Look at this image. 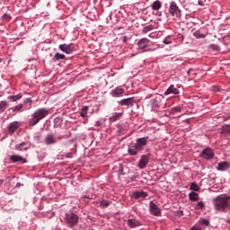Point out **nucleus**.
<instances>
[{
	"label": "nucleus",
	"instance_id": "1",
	"mask_svg": "<svg viewBox=\"0 0 230 230\" xmlns=\"http://www.w3.org/2000/svg\"><path fill=\"white\" fill-rule=\"evenodd\" d=\"M47 116H49V110L47 108H39L29 118V127H35V125H39V123L47 118Z\"/></svg>",
	"mask_w": 230,
	"mask_h": 230
},
{
	"label": "nucleus",
	"instance_id": "2",
	"mask_svg": "<svg viewBox=\"0 0 230 230\" xmlns=\"http://www.w3.org/2000/svg\"><path fill=\"white\" fill-rule=\"evenodd\" d=\"M214 209L220 213H226L230 208V196L219 195L213 200Z\"/></svg>",
	"mask_w": 230,
	"mask_h": 230
},
{
	"label": "nucleus",
	"instance_id": "3",
	"mask_svg": "<svg viewBox=\"0 0 230 230\" xmlns=\"http://www.w3.org/2000/svg\"><path fill=\"white\" fill-rule=\"evenodd\" d=\"M67 137L66 135H55V133H48L43 139V143L47 145V146H50L51 145H57L58 141H62V139H66Z\"/></svg>",
	"mask_w": 230,
	"mask_h": 230
},
{
	"label": "nucleus",
	"instance_id": "4",
	"mask_svg": "<svg viewBox=\"0 0 230 230\" xmlns=\"http://www.w3.org/2000/svg\"><path fill=\"white\" fill-rule=\"evenodd\" d=\"M168 12L172 17H175L176 19H181L182 17V11L177 5L175 1H172L169 4Z\"/></svg>",
	"mask_w": 230,
	"mask_h": 230
},
{
	"label": "nucleus",
	"instance_id": "5",
	"mask_svg": "<svg viewBox=\"0 0 230 230\" xmlns=\"http://www.w3.org/2000/svg\"><path fill=\"white\" fill-rule=\"evenodd\" d=\"M65 222L71 227L78 224V216L73 212L66 213L65 216Z\"/></svg>",
	"mask_w": 230,
	"mask_h": 230
},
{
	"label": "nucleus",
	"instance_id": "6",
	"mask_svg": "<svg viewBox=\"0 0 230 230\" xmlns=\"http://www.w3.org/2000/svg\"><path fill=\"white\" fill-rule=\"evenodd\" d=\"M149 212L153 217H163L161 208H159V206H157L154 201L149 202Z\"/></svg>",
	"mask_w": 230,
	"mask_h": 230
},
{
	"label": "nucleus",
	"instance_id": "7",
	"mask_svg": "<svg viewBox=\"0 0 230 230\" xmlns=\"http://www.w3.org/2000/svg\"><path fill=\"white\" fill-rule=\"evenodd\" d=\"M58 49H60V51H63V53H66V55H71V53L75 51V44H60L58 46Z\"/></svg>",
	"mask_w": 230,
	"mask_h": 230
},
{
	"label": "nucleus",
	"instance_id": "8",
	"mask_svg": "<svg viewBox=\"0 0 230 230\" xmlns=\"http://www.w3.org/2000/svg\"><path fill=\"white\" fill-rule=\"evenodd\" d=\"M137 48L142 51H146L150 48V40L146 38L140 39L137 42Z\"/></svg>",
	"mask_w": 230,
	"mask_h": 230
},
{
	"label": "nucleus",
	"instance_id": "9",
	"mask_svg": "<svg viewBox=\"0 0 230 230\" xmlns=\"http://www.w3.org/2000/svg\"><path fill=\"white\" fill-rule=\"evenodd\" d=\"M21 127V122L15 120L11 122L8 126H7V132L10 136H13V134H15V131Z\"/></svg>",
	"mask_w": 230,
	"mask_h": 230
},
{
	"label": "nucleus",
	"instance_id": "10",
	"mask_svg": "<svg viewBox=\"0 0 230 230\" xmlns=\"http://www.w3.org/2000/svg\"><path fill=\"white\" fill-rule=\"evenodd\" d=\"M200 157H202L203 159H207V161H209V159H213V157H215V153L213 152V149L207 147L201 152Z\"/></svg>",
	"mask_w": 230,
	"mask_h": 230
},
{
	"label": "nucleus",
	"instance_id": "11",
	"mask_svg": "<svg viewBox=\"0 0 230 230\" xmlns=\"http://www.w3.org/2000/svg\"><path fill=\"white\" fill-rule=\"evenodd\" d=\"M149 161H150V157L146 155H143L140 160L138 161V164H137L138 168H140V170H145Z\"/></svg>",
	"mask_w": 230,
	"mask_h": 230
},
{
	"label": "nucleus",
	"instance_id": "12",
	"mask_svg": "<svg viewBox=\"0 0 230 230\" xmlns=\"http://www.w3.org/2000/svg\"><path fill=\"white\" fill-rule=\"evenodd\" d=\"M127 225L129 229H134V228L139 227V226H141V221H139L136 217H132V218H128L127 220Z\"/></svg>",
	"mask_w": 230,
	"mask_h": 230
},
{
	"label": "nucleus",
	"instance_id": "13",
	"mask_svg": "<svg viewBox=\"0 0 230 230\" xmlns=\"http://www.w3.org/2000/svg\"><path fill=\"white\" fill-rule=\"evenodd\" d=\"M230 168V163L227 161L220 162L217 164V170L218 172H227Z\"/></svg>",
	"mask_w": 230,
	"mask_h": 230
},
{
	"label": "nucleus",
	"instance_id": "14",
	"mask_svg": "<svg viewBox=\"0 0 230 230\" xmlns=\"http://www.w3.org/2000/svg\"><path fill=\"white\" fill-rule=\"evenodd\" d=\"M134 97H129V98H126V99H122L119 102V105L126 106V107H132V105H134Z\"/></svg>",
	"mask_w": 230,
	"mask_h": 230
},
{
	"label": "nucleus",
	"instance_id": "15",
	"mask_svg": "<svg viewBox=\"0 0 230 230\" xmlns=\"http://www.w3.org/2000/svg\"><path fill=\"white\" fill-rule=\"evenodd\" d=\"M125 93V89L121 86H117L116 88H114L113 90H111V96H113V98H118V96H121V94Z\"/></svg>",
	"mask_w": 230,
	"mask_h": 230
},
{
	"label": "nucleus",
	"instance_id": "16",
	"mask_svg": "<svg viewBox=\"0 0 230 230\" xmlns=\"http://www.w3.org/2000/svg\"><path fill=\"white\" fill-rule=\"evenodd\" d=\"M10 161H11V163H20V162L23 163V164L28 163V160L26 158H23L22 156L18 155H11Z\"/></svg>",
	"mask_w": 230,
	"mask_h": 230
},
{
	"label": "nucleus",
	"instance_id": "17",
	"mask_svg": "<svg viewBox=\"0 0 230 230\" xmlns=\"http://www.w3.org/2000/svg\"><path fill=\"white\" fill-rule=\"evenodd\" d=\"M147 139H148V137L137 138L135 146H137L141 151L143 150L144 146H146Z\"/></svg>",
	"mask_w": 230,
	"mask_h": 230
},
{
	"label": "nucleus",
	"instance_id": "18",
	"mask_svg": "<svg viewBox=\"0 0 230 230\" xmlns=\"http://www.w3.org/2000/svg\"><path fill=\"white\" fill-rule=\"evenodd\" d=\"M181 92L175 87V85L171 84L167 90L164 92L165 96H168L170 94H180Z\"/></svg>",
	"mask_w": 230,
	"mask_h": 230
},
{
	"label": "nucleus",
	"instance_id": "19",
	"mask_svg": "<svg viewBox=\"0 0 230 230\" xmlns=\"http://www.w3.org/2000/svg\"><path fill=\"white\" fill-rule=\"evenodd\" d=\"M123 118V111L122 112H115L109 118L110 123H116V121H119V119Z\"/></svg>",
	"mask_w": 230,
	"mask_h": 230
},
{
	"label": "nucleus",
	"instance_id": "20",
	"mask_svg": "<svg viewBox=\"0 0 230 230\" xmlns=\"http://www.w3.org/2000/svg\"><path fill=\"white\" fill-rule=\"evenodd\" d=\"M139 152H141V149L139 147H137L136 146V144L134 146H131L128 149V153L129 155H137V154H139Z\"/></svg>",
	"mask_w": 230,
	"mask_h": 230
},
{
	"label": "nucleus",
	"instance_id": "21",
	"mask_svg": "<svg viewBox=\"0 0 230 230\" xmlns=\"http://www.w3.org/2000/svg\"><path fill=\"white\" fill-rule=\"evenodd\" d=\"M15 150L18 152H26L28 150V144L26 142H22L14 146Z\"/></svg>",
	"mask_w": 230,
	"mask_h": 230
},
{
	"label": "nucleus",
	"instance_id": "22",
	"mask_svg": "<svg viewBox=\"0 0 230 230\" xmlns=\"http://www.w3.org/2000/svg\"><path fill=\"white\" fill-rule=\"evenodd\" d=\"M133 197L135 199H145L146 197H148V192L146 191H143V190H140V191H134L133 192Z\"/></svg>",
	"mask_w": 230,
	"mask_h": 230
},
{
	"label": "nucleus",
	"instance_id": "23",
	"mask_svg": "<svg viewBox=\"0 0 230 230\" xmlns=\"http://www.w3.org/2000/svg\"><path fill=\"white\" fill-rule=\"evenodd\" d=\"M151 8L154 12H159V9L163 8V3L159 0H156L151 4Z\"/></svg>",
	"mask_w": 230,
	"mask_h": 230
},
{
	"label": "nucleus",
	"instance_id": "24",
	"mask_svg": "<svg viewBox=\"0 0 230 230\" xmlns=\"http://www.w3.org/2000/svg\"><path fill=\"white\" fill-rule=\"evenodd\" d=\"M75 154H76V144H74L70 152L66 153L65 155V157H66V159H73V157H75Z\"/></svg>",
	"mask_w": 230,
	"mask_h": 230
},
{
	"label": "nucleus",
	"instance_id": "25",
	"mask_svg": "<svg viewBox=\"0 0 230 230\" xmlns=\"http://www.w3.org/2000/svg\"><path fill=\"white\" fill-rule=\"evenodd\" d=\"M59 60H66V55L57 52L52 58V62H59Z\"/></svg>",
	"mask_w": 230,
	"mask_h": 230
},
{
	"label": "nucleus",
	"instance_id": "26",
	"mask_svg": "<svg viewBox=\"0 0 230 230\" xmlns=\"http://www.w3.org/2000/svg\"><path fill=\"white\" fill-rule=\"evenodd\" d=\"M199 193L195 192V191H191L190 193H189V200H190L191 202H197V200H199Z\"/></svg>",
	"mask_w": 230,
	"mask_h": 230
},
{
	"label": "nucleus",
	"instance_id": "27",
	"mask_svg": "<svg viewBox=\"0 0 230 230\" xmlns=\"http://www.w3.org/2000/svg\"><path fill=\"white\" fill-rule=\"evenodd\" d=\"M31 103H33V101L31 100V98H26L23 101L24 110L30 111V109H31Z\"/></svg>",
	"mask_w": 230,
	"mask_h": 230
},
{
	"label": "nucleus",
	"instance_id": "28",
	"mask_svg": "<svg viewBox=\"0 0 230 230\" xmlns=\"http://www.w3.org/2000/svg\"><path fill=\"white\" fill-rule=\"evenodd\" d=\"M198 222L199 223L200 226H202L205 228L209 227V226H211V223L208 218H200Z\"/></svg>",
	"mask_w": 230,
	"mask_h": 230
},
{
	"label": "nucleus",
	"instance_id": "29",
	"mask_svg": "<svg viewBox=\"0 0 230 230\" xmlns=\"http://www.w3.org/2000/svg\"><path fill=\"white\" fill-rule=\"evenodd\" d=\"M193 37L195 39H206L208 37V34L201 33L200 30H198L193 32Z\"/></svg>",
	"mask_w": 230,
	"mask_h": 230
},
{
	"label": "nucleus",
	"instance_id": "30",
	"mask_svg": "<svg viewBox=\"0 0 230 230\" xmlns=\"http://www.w3.org/2000/svg\"><path fill=\"white\" fill-rule=\"evenodd\" d=\"M111 201L107 199H102L100 201L99 206L102 208V209H105V208H109L111 206Z\"/></svg>",
	"mask_w": 230,
	"mask_h": 230
},
{
	"label": "nucleus",
	"instance_id": "31",
	"mask_svg": "<svg viewBox=\"0 0 230 230\" xmlns=\"http://www.w3.org/2000/svg\"><path fill=\"white\" fill-rule=\"evenodd\" d=\"M22 98V93H18L16 95H10L8 96V100H11V102H17Z\"/></svg>",
	"mask_w": 230,
	"mask_h": 230
},
{
	"label": "nucleus",
	"instance_id": "32",
	"mask_svg": "<svg viewBox=\"0 0 230 230\" xmlns=\"http://www.w3.org/2000/svg\"><path fill=\"white\" fill-rule=\"evenodd\" d=\"M194 209H206V203H204V201H199L197 204L194 205Z\"/></svg>",
	"mask_w": 230,
	"mask_h": 230
},
{
	"label": "nucleus",
	"instance_id": "33",
	"mask_svg": "<svg viewBox=\"0 0 230 230\" xmlns=\"http://www.w3.org/2000/svg\"><path fill=\"white\" fill-rule=\"evenodd\" d=\"M8 107V102L1 101L0 102V112H4Z\"/></svg>",
	"mask_w": 230,
	"mask_h": 230
},
{
	"label": "nucleus",
	"instance_id": "34",
	"mask_svg": "<svg viewBox=\"0 0 230 230\" xmlns=\"http://www.w3.org/2000/svg\"><path fill=\"white\" fill-rule=\"evenodd\" d=\"M62 125V118L60 117H56L54 119V128H58Z\"/></svg>",
	"mask_w": 230,
	"mask_h": 230
},
{
	"label": "nucleus",
	"instance_id": "35",
	"mask_svg": "<svg viewBox=\"0 0 230 230\" xmlns=\"http://www.w3.org/2000/svg\"><path fill=\"white\" fill-rule=\"evenodd\" d=\"M117 132L119 136L125 134V128L121 124H117Z\"/></svg>",
	"mask_w": 230,
	"mask_h": 230
},
{
	"label": "nucleus",
	"instance_id": "36",
	"mask_svg": "<svg viewBox=\"0 0 230 230\" xmlns=\"http://www.w3.org/2000/svg\"><path fill=\"white\" fill-rule=\"evenodd\" d=\"M89 111V106H84L82 108L81 112H80V116L82 118H87V112Z\"/></svg>",
	"mask_w": 230,
	"mask_h": 230
},
{
	"label": "nucleus",
	"instance_id": "37",
	"mask_svg": "<svg viewBox=\"0 0 230 230\" xmlns=\"http://www.w3.org/2000/svg\"><path fill=\"white\" fill-rule=\"evenodd\" d=\"M190 190L192 191H200V187H199V184L197 182H191L190 186Z\"/></svg>",
	"mask_w": 230,
	"mask_h": 230
},
{
	"label": "nucleus",
	"instance_id": "38",
	"mask_svg": "<svg viewBox=\"0 0 230 230\" xmlns=\"http://www.w3.org/2000/svg\"><path fill=\"white\" fill-rule=\"evenodd\" d=\"M182 108L181 106H175L171 109L170 114H177V112H181Z\"/></svg>",
	"mask_w": 230,
	"mask_h": 230
},
{
	"label": "nucleus",
	"instance_id": "39",
	"mask_svg": "<svg viewBox=\"0 0 230 230\" xmlns=\"http://www.w3.org/2000/svg\"><path fill=\"white\" fill-rule=\"evenodd\" d=\"M152 30H154V25H147L142 29V33L145 35L149 31H152Z\"/></svg>",
	"mask_w": 230,
	"mask_h": 230
},
{
	"label": "nucleus",
	"instance_id": "40",
	"mask_svg": "<svg viewBox=\"0 0 230 230\" xmlns=\"http://www.w3.org/2000/svg\"><path fill=\"white\" fill-rule=\"evenodd\" d=\"M24 107V104H18L12 109L13 112H21V111H22V108Z\"/></svg>",
	"mask_w": 230,
	"mask_h": 230
},
{
	"label": "nucleus",
	"instance_id": "41",
	"mask_svg": "<svg viewBox=\"0 0 230 230\" xmlns=\"http://www.w3.org/2000/svg\"><path fill=\"white\" fill-rule=\"evenodd\" d=\"M223 134H230V125H225L222 128Z\"/></svg>",
	"mask_w": 230,
	"mask_h": 230
},
{
	"label": "nucleus",
	"instance_id": "42",
	"mask_svg": "<svg viewBox=\"0 0 230 230\" xmlns=\"http://www.w3.org/2000/svg\"><path fill=\"white\" fill-rule=\"evenodd\" d=\"M118 173H119V175H125V171L123 169V164H119Z\"/></svg>",
	"mask_w": 230,
	"mask_h": 230
},
{
	"label": "nucleus",
	"instance_id": "43",
	"mask_svg": "<svg viewBox=\"0 0 230 230\" xmlns=\"http://www.w3.org/2000/svg\"><path fill=\"white\" fill-rule=\"evenodd\" d=\"M3 19H4V21H6V22L12 21V16L10 14H8V13H4L3 15Z\"/></svg>",
	"mask_w": 230,
	"mask_h": 230
},
{
	"label": "nucleus",
	"instance_id": "44",
	"mask_svg": "<svg viewBox=\"0 0 230 230\" xmlns=\"http://www.w3.org/2000/svg\"><path fill=\"white\" fill-rule=\"evenodd\" d=\"M196 227H197V229H199V230H204V229H206L205 228V226H203L202 225H200V223L198 221V224H196V225H194Z\"/></svg>",
	"mask_w": 230,
	"mask_h": 230
},
{
	"label": "nucleus",
	"instance_id": "45",
	"mask_svg": "<svg viewBox=\"0 0 230 230\" xmlns=\"http://www.w3.org/2000/svg\"><path fill=\"white\" fill-rule=\"evenodd\" d=\"M122 42H123L124 44H127V42H128V37L123 36V37H122Z\"/></svg>",
	"mask_w": 230,
	"mask_h": 230
},
{
	"label": "nucleus",
	"instance_id": "46",
	"mask_svg": "<svg viewBox=\"0 0 230 230\" xmlns=\"http://www.w3.org/2000/svg\"><path fill=\"white\" fill-rule=\"evenodd\" d=\"M212 48H213V49H216L217 51H218V49H220V47H218V45H216V44H212Z\"/></svg>",
	"mask_w": 230,
	"mask_h": 230
},
{
	"label": "nucleus",
	"instance_id": "47",
	"mask_svg": "<svg viewBox=\"0 0 230 230\" xmlns=\"http://www.w3.org/2000/svg\"><path fill=\"white\" fill-rule=\"evenodd\" d=\"M162 16H163V12L157 11L156 17H162Z\"/></svg>",
	"mask_w": 230,
	"mask_h": 230
},
{
	"label": "nucleus",
	"instance_id": "48",
	"mask_svg": "<svg viewBox=\"0 0 230 230\" xmlns=\"http://www.w3.org/2000/svg\"><path fill=\"white\" fill-rule=\"evenodd\" d=\"M21 186H22V183L17 182L16 185H15V188H21Z\"/></svg>",
	"mask_w": 230,
	"mask_h": 230
},
{
	"label": "nucleus",
	"instance_id": "49",
	"mask_svg": "<svg viewBox=\"0 0 230 230\" xmlns=\"http://www.w3.org/2000/svg\"><path fill=\"white\" fill-rule=\"evenodd\" d=\"M4 183V179L0 178V186H3Z\"/></svg>",
	"mask_w": 230,
	"mask_h": 230
},
{
	"label": "nucleus",
	"instance_id": "50",
	"mask_svg": "<svg viewBox=\"0 0 230 230\" xmlns=\"http://www.w3.org/2000/svg\"><path fill=\"white\" fill-rule=\"evenodd\" d=\"M191 71H193V68H190V69L187 71L188 76H190V73H191Z\"/></svg>",
	"mask_w": 230,
	"mask_h": 230
},
{
	"label": "nucleus",
	"instance_id": "51",
	"mask_svg": "<svg viewBox=\"0 0 230 230\" xmlns=\"http://www.w3.org/2000/svg\"><path fill=\"white\" fill-rule=\"evenodd\" d=\"M73 139H71V140H68L67 142H66V145H71V143H73Z\"/></svg>",
	"mask_w": 230,
	"mask_h": 230
},
{
	"label": "nucleus",
	"instance_id": "52",
	"mask_svg": "<svg viewBox=\"0 0 230 230\" xmlns=\"http://www.w3.org/2000/svg\"><path fill=\"white\" fill-rule=\"evenodd\" d=\"M226 224H230V217H227L226 220Z\"/></svg>",
	"mask_w": 230,
	"mask_h": 230
},
{
	"label": "nucleus",
	"instance_id": "53",
	"mask_svg": "<svg viewBox=\"0 0 230 230\" xmlns=\"http://www.w3.org/2000/svg\"><path fill=\"white\" fill-rule=\"evenodd\" d=\"M190 230H199V228H197L195 226H193Z\"/></svg>",
	"mask_w": 230,
	"mask_h": 230
},
{
	"label": "nucleus",
	"instance_id": "54",
	"mask_svg": "<svg viewBox=\"0 0 230 230\" xmlns=\"http://www.w3.org/2000/svg\"><path fill=\"white\" fill-rule=\"evenodd\" d=\"M164 44H168V42H166V40H164Z\"/></svg>",
	"mask_w": 230,
	"mask_h": 230
},
{
	"label": "nucleus",
	"instance_id": "55",
	"mask_svg": "<svg viewBox=\"0 0 230 230\" xmlns=\"http://www.w3.org/2000/svg\"><path fill=\"white\" fill-rule=\"evenodd\" d=\"M3 62V58H0V63Z\"/></svg>",
	"mask_w": 230,
	"mask_h": 230
},
{
	"label": "nucleus",
	"instance_id": "56",
	"mask_svg": "<svg viewBox=\"0 0 230 230\" xmlns=\"http://www.w3.org/2000/svg\"><path fill=\"white\" fill-rule=\"evenodd\" d=\"M181 215H182V211H181Z\"/></svg>",
	"mask_w": 230,
	"mask_h": 230
}]
</instances>
